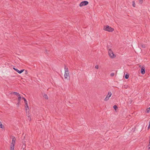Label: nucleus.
Listing matches in <instances>:
<instances>
[{
	"label": "nucleus",
	"mask_w": 150,
	"mask_h": 150,
	"mask_svg": "<svg viewBox=\"0 0 150 150\" xmlns=\"http://www.w3.org/2000/svg\"><path fill=\"white\" fill-rule=\"evenodd\" d=\"M108 53L109 56L112 59L116 57V55L114 54L113 52L110 49H108Z\"/></svg>",
	"instance_id": "obj_1"
},
{
	"label": "nucleus",
	"mask_w": 150,
	"mask_h": 150,
	"mask_svg": "<svg viewBox=\"0 0 150 150\" xmlns=\"http://www.w3.org/2000/svg\"><path fill=\"white\" fill-rule=\"evenodd\" d=\"M103 29L105 31L111 32L114 30V29L108 25H106L104 27Z\"/></svg>",
	"instance_id": "obj_2"
},
{
	"label": "nucleus",
	"mask_w": 150,
	"mask_h": 150,
	"mask_svg": "<svg viewBox=\"0 0 150 150\" xmlns=\"http://www.w3.org/2000/svg\"><path fill=\"white\" fill-rule=\"evenodd\" d=\"M88 4V2L87 1H82L79 4V6L80 7L86 6Z\"/></svg>",
	"instance_id": "obj_3"
},
{
	"label": "nucleus",
	"mask_w": 150,
	"mask_h": 150,
	"mask_svg": "<svg viewBox=\"0 0 150 150\" xmlns=\"http://www.w3.org/2000/svg\"><path fill=\"white\" fill-rule=\"evenodd\" d=\"M112 94L110 92H109L108 93V94L107 95L106 98H105L104 100L105 101H106L108 100L109 98L111 96Z\"/></svg>",
	"instance_id": "obj_4"
},
{
	"label": "nucleus",
	"mask_w": 150,
	"mask_h": 150,
	"mask_svg": "<svg viewBox=\"0 0 150 150\" xmlns=\"http://www.w3.org/2000/svg\"><path fill=\"white\" fill-rule=\"evenodd\" d=\"M15 137H13V138L12 139V140L10 146H12V147L13 146L14 147V146L15 144Z\"/></svg>",
	"instance_id": "obj_5"
},
{
	"label": "nucleus",
	"mask_w": 150,
	"mask_h": 150,
	"mask_svg": "<svg viewBox=\"0 0 150 150\" xmlns=\"http://www.w3.org/2000/svg\"><path fill=\"white\" fill-rule=\"evenodd\" d=\"M64 76L65 79H68L69 78V73H65Z\"/></svg>",
	"instance_id": "obj_6"
},
{
	"label": "nucleus",
	"mask_w": 150,
	"mask_h": 150,
	"mask_svg": "<svg viewBox=\"0 0 150 150\" xmlns=\"http://www.w3.org/2000/svg\"><path fill=\"white\" fill-rule=\"evenodd\" d=\"M64 71L65 73H69L68 68L66 67V66H65L64 67Z\"/></svg>",
	"instance_id": "obj_7"
},
{
	"label": "nucleus",
	"mask_w": 150,
	"mask_h": 150,
	"mask_svg": "<svg viewBox=\"0 0 150 150\" xmlns=\"http://www.w3.org/2000/svg\"><path fill=\"white\" fill-rule=\"evenodd\" d=\"M141 72L142 74H144L145 73L144 68H142L141 69Z\"/></svg>",
	"instance_id": "obj_8"
},
{
	"label": "nucleus",
	"mask_w": 150,
	"mask_h": 150,
	"mask_svg": "<svg viewBox=\"0 0 150 150\" xmlns=\"http://www.w3.org/2000/svg\"><path fill=\"white\" fill-rule=\"evenodd\" d=\"M25 148V145L24 143H23L22 145V147L21 148V150H24V149Z\"/></svg>",
	"instance_id": "obj_9"
},
{
	"label": "nucleus",
	"mask_w": 150,
	"mask_h": 150,
	"mask_svg": "<svg viewBox=\"0 0 150 150\" xmlns=\"http://www.w3.org/2000/svg\"><path fill=\"white\" fill-rule=\"evenodd\" d=\"M10 94H15L17 96H18V95H19V93H18L16 92H11L10 93Z\"/></svg>",
	"instance_id": "obj_10"
},
{
	"label": "nucleus",
	"mask_w": 150,
	"mask_h": 150,
	"mask_svg": "<svg viewBox=\"0 0 150 150\" xmlns=\"http://www.w3.org/2000/svg\"><path fill=\"white\" fill-rule=\"evenodd\" d=\"M18 96V103H19L21 99V96H20V94H19V95H18V96Z\"/></svg>",
	"instance_id": "obj_11"
},
{
	"label": "nucleus",
	"mask_w": 150,
	"mask_h": 150,
	"mask_svg": "<svg viewBox=\"0 0 150 150\" xmlns=\"http://www.w3.org/2000/svg\"><path fill=\"white\" fill-rule=\"evenodd\" d=\"M132 5L134 7H135L136 6V4L134 1H133L132 2Z\"/></svg>",
	"instance_id": "obj_12"
},
{
	"label": "nucleus",
	"mask_w": 150,
	"mask_h": 150,
	"mask_svg": "<svg viewBox=\"0 0 150 150\" xmlns=\"http://www.w3.org/2000/svg\"><path fill=\"white\" fill-rule=\"evenodd\" d=\"M4 128V126H3L1 123V122L0 121V128H1L3 129Z\"/></svg>",
	"instance_id": "obj_13"
},
{
	"label": "nucleus",
	"mask_w": 150,
	"mask_h": 150,
	"mask_svg": "<svg viewBox=\"0 0 150 150\" xmlns=\"http://www.w3.org/2000/svg\"><path fill=\"white\" fill-rule=\"evenodd\" d=\"M25 107V111H26V113H28V111L29 112V108H26V106Z\"/></svg>",
	"instance_id": "obj_14"
},
{
	"label": "nucleus",
	"mask_w": 150,
	"mask_h": 150,
	"mask_svg": "<svg viewBox=\"0 0 150 150\" xmlns=\"http://www.w3.org/2000/svg\"><path fill=\"white\" fill-rule=\"evenodd\" d=\"M24 70L23 69L21 70L20 71H19V70H18V73H19V74H21V73H22V72H23V71Z\"/></svg>",
	"instance_id": "obj_15"
},
{
	"label": "nucleus",
	"mask_w": 150,
	"mask_h": 150,
	"mask_svg": "<svg viewBox=\"0 0 150 150\" xmlns=\"http://www.w3.org/2000/svg\"><path fill=\"white\" fill-rule=\"evenodd\" d=\"M146 112L147 113H149L150 112V107L147 109Z\"/></svg>",
	"instance_id": "obj_16"
},
{
	"label": "nucleus",
	"mask_w": 150,
	"mask_h": 150,
	"mask_svg": "<svg viewBox=\"0 0 150 150\" xmlns=\"http://www.w3.org/2000/svg\"><path fill=\"white\" fill-rule=\"evenodd\" d=\"M144 0H138L139 3L140 4H142L143 3Z\"/></svg>",
	"instance_id": "obj_17"
},
{
	"label": "nucleus",
	"mask_w": 150,
	"mask_h": 150,
	"mask_svg": "<svg viewBox=\"0 0 150 150\" xmlns=\"http://www.w3.org/2000/svg\"><path fill=\"white\" fill-rule=\"evenodd\" d=\"M43 96L45 98L47 99V95L46 94H44Z\"/></svg>",
	"instance_id": "obj_18"
},
{
	"label": "nucleus",
	"mask_w": 150,
	"mask_h": 150,
	"mask_svg": "<svg viewBox=\"0 0 150 150\" xmlns=\"http://www.w3.org/2000/svg\"><path fill=\"white\" fill-rule=\"evenodd\" d=\"M125 77L126 79H128L129 78V75L127 74H126Z\"/></svg>",
	"instance_id": "obj_19"
},
{
	"label": "nucleus",
	"mask_w": 150,
	"mask_h": 150,
	"mask_svg": "<svg viewBox=\"0 0 150 150\" xmlns=\"http://www.w3.org/2000/svg\"><path fill=\"white\" fill-rule=\"evenodd\" d=\"M22 98L24 101L25 103V102H27V101L26 100V99H25V98H24L23 97H22Z\"/></svg>",
	"instance_id": "obj_20"
},
{
	"label": "nucleus",
	"mask_w": 150,
	"mask_h": 150,
	"mask_svg": "<svg viewBox=\"0 0 150 150\" xmlns=\"http://www.w3.org/2000/svg\"><path fill=\"white\" fill-rule=\"evenodd\" d=\"M14 146H13L12 147V146H10V150H14Z\"/></svg>",
	"instance_id": "obj_21"
},
{
	"label": "nucleus",
	"mask_w": 150,
	"mask_h": 150,
	"mask_svg": "<svg viewBox=\"0 0 150 150\" xmlns=\"http://www.w3.org/2000/svg\"><path fill=\"white\" fill-rule=\"evenodd\" d=\"M25 103L26 105L25 106H26V108H28V104L27 102H25Z\"/></svg>",
	"instance_id": "obj_22"
},
{
	"label": "nucleus",
	"mask_w": 150,
	"mask_h": 150,
	"mask_svg": "<svg viewBox=\"0 0 150 150\" xmlns=\"http://www.w3.org/2000/svg\"><path fill=\"white\" fill-rule=\"evenodd\" d=\"M28 120L30 121L31 120V116H30L29 117H28Z\"/></svg>",
	"instance_id": "obj_23"
},
{
	"label": "nucleus",
	"mask_w": 150,
	"mask_h": 150,
	"mask_svg": "<svg viewBox=\"0 0 150 150\" xmlns=\"http://www.w3.org/2000/svg\"><path fill=\"white\" fill-rule=\"evenodd\" d=\"M114 75H115V74H114V73H111L110 75L111 76H114Z\"/></svg>",
	"instance_id": "obj_24"
},
{
	"label": "nucleus",
	"mask_w": 150,
	"mask_h": 150,
	"mask_svg": "<svg viewBox=\"0 0 150 150\" xmlns=\"http://www.w3.org/2000/svg\"><path fill=\"white\" fill-rule=\"evenodd\" d=\"M13 69L15 70L16 71H17V72H18V70L17 69H16L14 67H13Z\"/></svg>",
	"instance_id": "obj_25"
},
{
	"label": "nucleus",
	"mask_w": 150,
	"mask_h": 150,
	"mask_svg": "<svg viewBox=\"0 0 150 150\" xmlns=\"http://www.w3.org/2000/svg\"><path fill=\"white\" fill-rule=\"evenodd\" d=\"M28 113H26V115L28 116V117H29L30 116V113H29V112H28Z\"/></svg>",
	"instance_id": "obj_26"
},
{
	"label": "nucleus",
	"mask_w": 150,
	"mask_h": 150,
	"mask_svg": "<svg viewBox=\"0 0 150 150\" xmlns=\"http://www.w3.org/2000/svg\"><path fill=\"white\" fill-rule=\"evenodd\" d=\"M117 108V107L116 105H115L113 106V108L116 110V109Z\"/></svg>",
	"instance_id": "obj_27"
},
{
	"label": "nucleus",
	"mask_w": 150,
	"mask_h": 150,
	"mask_svg": "<svg viewBox=\"0 0 150 150\" xmlns=\"http://www.w3.org/2000/svg\"><path fill=\"white\" fill-rule=\"evenodd\" d=\"M95 68L96 69H98V65H96L95 67Z\"/></svg>",
	"instance_id": "obj_28"
},
{
	"label": "nucleus",
	"mask_w": 150,
	"mask_h": 150,
	"mask_svg": "<svg viewBox=\"0 0 150 150\" xmlns=\"http://www.w3.org/2000/svg\"><path fill=\"white\" fill-rule=\"evenodd\" d=\"M150 128V121L149 122V125L148 127V129H149Z\"/></svg>",
	"instance_id": "obj_29"
},
{
	"label": "nucleus",
	"mask_w": 150,
	"mask_h": 150,
	"mask_svg": "<svg viewBox=\"0 0 150 150\" xmlns=\"http://www.w3.org/2000/svg\"><path fill=\"white\" fill-rule=\"evenodd\" d=\"M25 74H28V71H27V70H25Z\"/></svg>",
	"instance_id": "obj_30"
},
{
	"label": "nucleus",
	"mask_w": 150,
	"mask_h": 150,
	"mask_svg": "<svg viewBox=\"0 0 150 150\" xmlns=\"http://www.w3.org/2000/svg\"><path fill=\"white\" fill-rule=\"evenodd\" d=\"M148 146H150V140H149V143L148 145Z\"/></svg>",
	"instance_id": "obj_31"
},
{
	"label": "nucleus",
	"mask_w": 150,
	"mask_h": 150,
	"mask_svg": "<svg viewBox=\"0 0 150 150\" xmlns=\"http://www.w3.org/2000/svg\"><path fill=\"white\" fill-rule=\"evenodd\" d=\"M148 149H150V146H149V147L148 148Z\"/></svg>",
	"instance_id": "obj_32"
},
{
	"label": "nucleus",
	"mask_w": 150,
	"mask_h": 150,
	"mask_svg": "<svg viewBox=\"0 0 150 150\" xmlns=\"http://www.w3.org/2000/svg\"><path fill=\"white\" fill-rule=\"evenodd\" d=\"M142 47H143V48H144V47H145V46H142Z\"/></svg>",
	"instance_id": "obj_33"
},
{
	"label": "nucleus",
	"mask_w": 150,
	"mask_h": 150,
	"mask_svg": "<svg viewBox=\"0 0 150 150\" xmlns=\"http://www.w3.org/2000/svg\"><path fill=\"white\" fill-rule=\"evenodd\" d=\"M149 140H150V136H149Z\"/></svg>",
	"instance_id": "obj_34"
},
{
	"label": "nucleus",
	"mask_w": 150,
	"mask_h": 150,
	"mask_svg": "<svg viewBox=\"0 0 150 150\" xmlns=\"http://www.w3.org/2000/svg\"><path fill=\"white\" fill-rule=\"evenodd\" d=\"M19 104V103H18L17 104Z\"/></svg>",
	"instance_id": "obj_35"
}]
</instances>
